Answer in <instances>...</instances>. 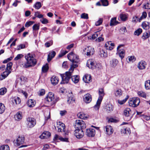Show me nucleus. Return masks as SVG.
Segmentation results:
<instances>
[{"mask_svg":"<svg viewBox=\"0 0 150 150\" xmlns=\"http://www.w3.org/2000/svg\"><path fill=\"white\" fill-rule=\"evenodd\" d=\"M52 83L54 85H56L58 82L59 79L58 77L55 76H53L51 79Z\"/></svg>","mask_w":150,"mask_h":150,"instance_id":"23","label":"nucleus"},{"mask_svg":"<svg viewBox=\"0 0 150 150\" xmlns=\"http://www.w3.org/2000/svg\"><path fill=\"white\" fill-rule=\"evenodd\" d=\"M145 9H150V3H147L146 4L144 5Z\"/></svg>","mask_w":150,"mask_h":150,"instance_id":"64","label":"nucleus"},{"mask_svg":"<svg viewBox=\"0 0 150 150\" xmlns=\"http://www.w3.org/2000/svg\"><path fill=\"white\" fill-rule=\"evenodd\" d=\"M41 6V3L40 2H36L33 6V7L37 9H39Z\"/></svg>","mask_w":150,"mask_h":150,"instance_id":"38","label":"nucleus"},{"mask_svg":"<svg viewBox=\"0 0 150 150\" xmlns=\"http://www.w3.org/2000/svg\"><path fill=\"white\" fill-rule=\"evenodd\" d=\"M23 57V55L22 54H19L17 55V56L15 58L14 60L16 61L18 60Z\"/></svg>","mask_w":150,"mask_h":150,"instance_id":"58","label":"nucleus"},{"mask_svg":"<svg viewBox=\"0 0 150 150\" xmlns=\"http://www.w3.org/2000/svg\"><path fill=\"white\" fill-rule=\"evenodd\" d=\"M98 94L99 95V97L96 104L94 107V108L96 110H98L99 109L102 100L105 95L103 88H102L99 89Z\"/></svg>","mask_w":150,"mask_h":150,"instance_id":"2","label":"nucleus"},{"mask_svg":"<svg viewBox=\"0 0 150 150\" xmlns=\"http://www.w3.org/2000/svg\"><path fill=\"white\" fill-rule=\"evenodd\" d=\"M25 45L24 44H21L17 46L16 50H18L25 48Z\"/></svg>","mask_w":150,"mask_h":150,"instance_id":"46","label":"nucleus"},{"mask_svg":"<svg viewBox=\"0 0 150 150\" xmlns=\"http://www.w3.org/2000/svg\"><path fill=\"white\" fill-rule=\"evenodd\" d=\"M28 126L30 128L33 127L36 124L35 119L33 117H28L26 119Z\"/></svg>","mask_w":150,"mask_h":150,"instance_id":"7","label":"nucleus"},{"mask_svg":"<svg viewBox=\"0 0 150 150\" xmlns=\"http://www.w3.org/2000/svg\"><path fill=\"white\" fill-rule=\"evenodd\" d=\"M57 125L62 128V131L64 132V135L66 137L67 135H68L69 132H66L65 129V126L64 124L61 122H59L57 123Z\"/></svg>","mask_w":150,"mask_h":150,"instance_id":"16","label":"nucleus"},{"mask_svg":"<svg viewBox=\"0 0 150 150\" xmlns=\"http://www.w3.org/2000/svg\"><path fill=\"white\" fill-rule=\"evenodd\" d=\"M92 98L91 96L88 93L85 95L83 96L84 101L86 103H89L91 101Z\"/></svg>","mask_w":150,"mask_h":150,"instance_id":"15","label":"nucleus"},{"mask_svg":"<svg viewBox=\"0 0 150 150\" xmlns=\"http://www.w3.org/2000/svg\"><path fill=\"white\" fill-rule=\"evenodd\" d=\"M67 57L72 63H78L79 61L78 56L74 54L73 52L69 53L67 55Z\"/></svg>","mask_w":150,"mask_h":150,"instance_id":"4","label":"nucleus"},{"mask_svg":"<svg viewBox=\"0 0 150 150\" xmlns=\"http://www.w3.org/2000/svg\"><path fill=\"white\" fill-rule=\"evenodd\" d=\"M25 57L27 62L23 65L24 68H28L34 67L36 64L37 61L35 58V54L29 53Z\"/></svg>","mask_w":150,"mask_h":150,"instance_id":"1","label":"nucleus"},{"mask_svg":"<svg viewBox=\"0 0 150 150\" xmlns=\"http://www.w3.org/2000/svg\"><path fill=\"white\" fill-rule=\"evenodd\" d=\"M25 138L24 136H19L16 140V144L17 146H19L22 144L24 142Z\"/></svg>","mask_w":150,"mask_h":150,"instance_id":"12","label":"nucleus"},{"mask_svg":"<svg viewBox=\"0 0 150 150\" xmlns=\"http://www.w3.org/2000/svg\"><path fill=\"white\" fill-rule=\"evenodd\" d=\"M0 150H9V148L7 145H3L0 147Z\"/></svg>","mask_w":150,"mask_h":150,"instance_id":"42","label":"nucleus"},{"mask_svg":"<svg viewBox=\"0 0 150 150\" xmlns=\"http://www.w3.org/2000/svg\"><path fill=\"white\" fill-rule=\"evenodd\" d=\"M15 118L16 120L17 121L20 120L22 118L21 112H17L15 115Z\"/></svg>","mask_w":150,"mask_h":150,"instance_id":"29","label":"nucleus"},{"mask_svg":"<svg viewBox=\"0 0 150 150\" xmlns=\"http://www.w3.org/2000/svg\"><path fill=\"white\" fill-rule=\"evenodd\" d=\"M128 59L129 61L133 62L135 61L136 58L134 56H132L129 57Z\"/></svg>","mask_w":150,"mask_h":150,"instance_id":"62","label":"nucleus"},{"mask_svg":"<svg viewBox=\"0 0 150 150\" xmlns=\"http://www.w3.org/2000/svg\"><path fill=\"white\" fill-rule=\"evenodd\" d=\"M7 92V89L6 88L4 87L0 89V95H3Z\"/></svg>","mask_w":150,"mask_h":150,"instance_id":"45","label":"nucleus"},{"mask_svg":"<svg viewBox=\"0 0 150 150\" xmlns=\"http://www.w3.org/2000/svg\"><path fill=\"white\" fill-rule=\"evenodd\" d=\"M11 72V71L10 70H6V69L5 71H4L0 76V80H2L4 79Z\"/></svg>","mask_w":150,"mask_h":150,"instance_id":"20","label":"nucleus"},{"mask_svg":"<svg viewBox=\"0 0 150 150\" xmlns=\"http://www.w3.org/2000/svg\"><path fill=\"white\" fill-rule=\"evenodd\" d=\"M56 55V52L54 51H52L48 54L47 56V61L50 62L54 57Z\"/></svg>","mask_w":150,"mask_h":150,"instance_id":"21","label":"nucleus"},{"mask_svg":"<svg viewBox=\"0 0 150 150\" xmlns=\"http://www.w3.org/2000/svg\"><path fill=\"white\" fill-rule=\"evenodd\" d=\"M131 111L129 108L125 109L124 111V115L127 117H129L131 114Z\"/></svg>","mask_w":150,"mask_h":150,"instance_id":"26","label":"nucleus"},{"mask_svg":"<svg viewBox=\"0 0 150 150\" xmlns=\"http://www.w3.org/2000/svg\"><path fill=\"white\" fill-rule=\"evenodd\" d=\"M122 91L120 89L117 90L115 92V95L116 96L120 97L122 95Z\"/></svg>","mask_w":150,"mask_h":150,"instance_id":"35","label":"nucleus"},{"mask_svg":"<svg viewBox=\"0 0 150 150\" xmlns=\"http://www.w3.org/2000/svg\"><path fill=\"white\" fill-rule=\"evenodd\" d=\"M145 88L146 89H150V80H147L145 83Z\"/></svg>","mask_w":150,"mask_h":150,"instance_id":"44","label":"nucleus"},{"mask_svg":"<svg viewBox=\"0 0 150 150\" xmlns=\"http://www.w3.org/2000/svg\"><path fill=\"white\" fill-rule=\"evenodd\" d=\"M142 29L141 28H139L135 30L134 33V35L138 36L142 32Z\"/></svg>","mask_w":150,"mask_h":150,"instance_id":"41","label":"nucleus"},{"mask_svg":"<svg viewBox=\"0 0 150 150\" xmlns=\"http://www.w3.org/2000/svg\"><path fill=\"white\" fill-rule=\"evenodd\" d=\"M54 99V94L51 92H50L45 98V100L48 102H51L52 104V102L53 101Z\"/></svg>","mask_w":150,"mask_h":150,"instance_id":"14","label":"nucleus"},{"mask_svg":"<svg viewBox=\"0 0 150 150\" xmlns=\"http://www.w3.org/2000/svg\"><path fill=\"white\" fill-rule=\"evenodd\" d=\"M51 135V133L49 132L45 131L40 135V137L41 139H47L49 138Z\"/></svg>","mask_w":150,"mask_h":150,"instance_id":"17","label":"nucleus"},{"mask_svg":"<svg viewBox=\"0 0 150 150\" xmlns=\"http://www.w3.org/2000/svg\"><path fill=\"white\" fill-rule=\"evenodd\" d=\"M120 19L122 21H125L127 19V17L125 14H121L120 15Z\"/></svg>","mask_w":150,"mask_h":150,"instance_id":"47","label":"nucleus"},{"mask_svg":"<svg viewBox=\"0 0 150 150\" xmlns=\"http://www.w3.org/2000/svg\"><path fill=\"white\" fill-rule=\"evenodd\" d=\"M94 53L93 48H92L90 46L87 47L83 50V53L88 56L93 55Z\"/></svg>","mask_w":150,"mask_h":150,"instance_id":"8","label":"nucleus"},{"mask_svg":"<svg viewBox=\"0 0 150 150\" xmlns=\"http://www.w3.org/2000/svg\"><path fill=\"white\" fill-rule=\"evenodd\" d=\"M147 16V13L146 12H144L142 14V16L140 18V20L139 22H140L143 18H146Z\"/></svg>","mask_w":150,"mask_h":150,"instance_id":"53","label":"nucleus"},{"mask_svg":"<svg viewBox=\"0 0 150 150\" xmlns=\"http://www.w3.org/2000/svg\"><path fill=\"white\" fill-rule=\"evenodd\" d=\"M100 1L103 6H106L108 5V0H100Z\"/></svg>","mask_w":150,"mask_h":150,"instance_id":"54","label":"nucleus"},{"mask_svg":"<svg viewBox=\"0 0 150 150\" xmlns=\"http://www.w3.org/2000/svg\"><path fill=\"white\" fill-rule=\"evenodd\" d=\"M121 131L123 133L125 134H129L130 133V129L127 128H123L122 129Z\"/></svg>","mask_w":150,"mask_h":150,"instance_id":"43","label":"nucleus"},{"mask_svg":"<svg viewBox=\"0 0 150 150\" xmlns=\"http://www.w3.org/2000/svg\"><path fill=\"white\" fill-rule=\"evenodd\" d=\"M106 108L107 110L110 112L113 110V107L111 105L108 104L106 106Z\"/></svg>","mask_w":150,"mask_h":150,"instance_id":"49","label":"nucleus"},{"mask_svg":"<svg viewBox=\"0 0 150 150\" xmlns=\"http://www.w3.org/2000/svg\"><path fill=\"white\" fill-rule=\"evenodd\" d=\"M40 21L42 24H46L48 23V20L46 18H43L40 20Z\"/></svg>","mask_w":150,"mask_h":150,"instance_id":"61","label":"nucleus"},{"mask_svg":"<svg viewBox=\"0 0 150 150\" xmlns=\"http://www.w3.org/2000/svg\"><path fill=\"white\" fill-rule=\"evenodd\" d=\"M53 44V41L50 40L49 42H47L45 44V45L46 47H49L51 45H52Z\"/></svg>","mask_w":150,"mask_h":150,"instance_id":"57","label":"nucleus"},{"mask_svg":"<svg viewBox=\"0 0 150 150\" xmlns=\"http://www.w3.org/2000/svg\"><path fill=\"white\" fill-rule=\"evenodd\" d=\"M138 94L139 96L145 98L146 97L145 93L142 91H139L138 93Z\"/></svg>","mask_w":150,"mask_h":150,"instance_id":"55","label":"nucleus"},{"mask_svg":"<svg viewBox=\"0 0 150 150\" xmlns=\"http://www.w3.org/2000/svg\"><path fill=\"white\" fill-rule=\"evenodd\" d=\"M139 20L140 18H139L137 16H135L133 17L132 21L133 22L136 23L138 21L139 22Z\"/></svg>","mask_w":150,"mask_h":150,"instance_id":"60","label":"nucleus"},{"mask_svg":"<svg viewBox=\"0 0 150 150\" xmlns=\"http://www.w3.org/2000/svg\"><path fill=\"white\" fill-rule=\"evenodd\" d=\"M105 131L106 133L109 135L112 134L113 131L112 127L109 125H107L105 127Z\"/></svg>","mask_w":150,"mask_h":150,"instance_id":"18","label":"nucleus"},{"mask_svg":"<svg viewBox=\"0 0 150 150\" xmlns=\"http://www.w3.org/2000/svg\"><path fill=\"white\" fill-rule=\"evenodd\" d=\"M12 101L13 104L17 105L20 103L21 100L18 97H15L12 98Z\"/></svg>","mask_w":150,"mask_h":150,"instance_id":"25","label":"nucleus"},{"mask_svg":"<svg viewBox=\"0 0 150 150\" xmlns=\"http://www.w3.org/2000/svg\"><path fill=\"white\" fill-rule=\"evenodd\" d=\"M78 117L82 119H86L87 118V115L83 113L80 112L77 115Z\"/></svg>","mask_w":150,"mask_h":150,"instance_id":"33","label":"nucleus"},{"mask_svg":"<svg viewBox=\"0 0 150 150\" xmlns=\"http://www.w3.org/2000/svg\"><path fill=\"white\" fill-rule=\"evenodd\" d=\"M103 20L101 18H100L95 23L96 26H99L102 23Z\"/></svg>","mask_w":150,"mask_h":150,"instance_id":"63","label":"nucleus"},{"mask_svg":"<svg viewBox=\"0 0 150 150\" xmlns=\"http://www.w3.org/2000/svg\"><path fill=\"white\" fill-rule=\"evenodd\" d=\"M49 69L48 64H46L45 65H44L42 67V71L43 72L45 73L47 72Z\"/></svg>","mask_w":150,"mask_h":150,"instance_id":"39","label":"nucleus"},{"mask_svg":"<svg viewBox=\"0 0 150 150\" xmlns=\"http://www.w3.org/2000/svg\"><path fill=\"white\" fill-rule=\"evenodd\" d=\"M71 78L72 81L75 83H78L79 81V76L78 75L71 76Z\"/></svg>","mask_w":150,"mask_h":150,"instance_id":"28","label":"nucleus"},{"mask_svg":"<svg viewBox=\"0 0 150 150\" xmlns=\"http://www.w3.org/2000/svg\"><path fill=\"white\" fill-rule=\"evenodd\" d=\"M99 55L102 57H107V53L103 50H100L99 52Z\"/></svg>","mask_w":150,"mask_h":150,"instance_id":"30","label":"nucleus"},{"mask_svg":"<svg viewBox=\"0 0 150 150\" xmlns=\"http://www.w3.org/2000/svg\"><path fill=\"white\" fill-rule=\"evenodd\" d=\"M124 45H119L117 48V53L119 54V57L122 59L125 56V51L122 49H120L121 47H123Z\"/></svg>","mask_w":150,"mask_h":150,"instance_id":"9","label":"nucleus"},{"mask_svg":"<svg viewBox=\"0 0 150 150\" xmlns=\"http://www.w3.org/2000/svg\"><path fill=\"white\" fill-rule=\"evenodd\" d=\"M116 17H114L111 19L110 23V25H115L118 23V22L116 21Z\"/></svg>","mask_w":150,"mask_h":150,"instance_id":"31","label":"nucleus"},{"mask_svg":"<svg viewBox=\"0 0 150 150\" xmlns=\"http://www.w3.org/2000/svg\"><path fill=\"white\" fill-rule=\"evenodd\" d=\"M39 25L38 24H35L33 26V30H37L39 29Z\"/></svg>","mask_w":150,"mask_h":150,"instance_id":"56","label":"nucleus"},{"mask_svg":"<svg viewBox=\"0 0 150 150\" xmlns=\"http://www.w3.org/2000/svg\"><path fill=\"white\" fill-rule=\"evenodd\" d=\"M83 80L85 82L88 83L91 81V76L90 75H85L83 77Z\"/></svg>","mask_w":150,"mask_h":150,"instance_id":"22","label":"nucleus"},{"mask_svg":"<svg viewBox=\"0 0 150 150\" xmlns=\"http://www.w3.org/2000/svg\"><path fill=\"white\" fill-rule=\"evenodd\" d=\"M150 36V32L149 31H148L147 32L143 33L142 38L144 40H145L148 38Z\"/></svg>","mask_w":150,"mask_h":150,"instance_id":"34","label":"nucleus"},{"mask_svg":"<svg viewBox=\"0 0 150 150\" xmlns=\"http://www.w3.org/2000/svg\"><path fill=\"white\" fill-rule=\"evenodd\" d=\"M146 63L144 61H141L139 63L138 68L140 69H143L145 68Z\"/></svg>","mask_w":150,"mask_h":150,"instance_id":"24","label":"nucleus"},{"mask_svg":"<svg viewBox=\"0 0 150 150\" xmlns=\"http://www.w3.org/2000/svg\"><path fill=\"white\" fill-rule=\"evenodd\" d=\"M34 23V22L33 21H29L26 22L25 24V26L26 27H28L30 26L33 25Z\"/></svg>","mask_w":150,"mask_h":150,"instance_id":"48","label":"nucleus"},{"mask_svg":"<svg viewBox=\"0 0 150 150\" xmlns=\"http://www.w3.org/2000/svg\"><path fill=\"white\" fill-rule=\"evenodd\" d=\"M105 47L107 50H112L114 47H111L110 45H108L107 43H106L105 45Z\"/></svg>","mask_w":150,"mask_h":150,"instance_id":"59","label":"nucleus"},{"mask_svg":"<svg viewBox=\"0 0 150 150\" xmlns=\"http://www.w3.org/2000/svg\"><path fill=\"white\" fill-rule=\"evenodd\" d=\"M96 65H97V64L92 59L88 60L86 64L87 66L92 69L96 68Z\"/></svg>","mask_w":150,"mask_h":150,"instance_id":"11","label":"nucleus"},{"mask_svg":"<svg viewBox=\"0 0 150 150\" xmlns=\"http://www.w3.org/2000/svg\"><path fill=\"white\" fill-rule=\"evenodd\" d=\"M72 73L69 71L66 72L65 74L61 75L62 78V81L61 84H64L68 83L71 78L72 75Z\"/></svg>","mask_w":150,"mask_h":150,"instance_id":"3","label":"nucleus"},{"mask_svg":"<svg viewBox=\"0 0 150 150\" xmlns=\"http://www.w3.org/2000/svg\"><path fill=\"white\" fill-rule=\"evenodd\" d=\"M81 17L82 18L87 19L88 18V15L87 13H83L81 14Z\"/></svg>","mask_w":150,"mask_h":150,"instance_id":"52","label":"nucleus"},{"mask_svg":"<svg viewBox=\"0 0 150 150\" xmlns=\"http://www.w3.org/2000/svg\"><path fill=\"white\" fill-rule=\"evenodd\" d=\"M5 110V107L4 104L0 103V114L3 113Z\"/></svg>","mask_w":150,"mask_h":150,"instance_id":"40","label":"nucleus"},{"mask_svg":"<svg viewBox=\"0 0 150 150\" xmlns=\"http://www.w3.org/2000/svg\"><path fill=\"white\" fill-rule=\"evenodd\" d=\"M35 102L33 99H29L28 100L27 103L28 106L30 107H32L35 105Z\"/></svg>","mask_w":150,"mask_h":150,"instance_id":"27","label":"nucleus"},{"mask_svg":"<svg viewBox=\"0 0 150 150\" xmlns=\"http://www.w3.org/2000/svg\"><path fill=\"white\" fill-rule=\"evenodd\" d=\"M99 34V31L96 32L94 34L92 35L91 38L93 40L95 39L98 37V35Z\"/></svg>","mask_w":150,"mask_h":150,"instance_id":"51","label":"nucleus"},{"mask_svg":"<svg viewBox=\"0 0 150 150\" xmlns=\"http://www.w3.org/2000/svg\"><path fill=\"white\" fill-rule=\"evenodd\" d=\"M74 126L76 129H83L86 127L85 123L82 120H76Z\"/></svg>","mask_w":150,"mask_h":150,"instance_id":"5","label":"nucleus"},{"mask_svg":"<svg viewBox=\"0 0 150 150\" xmlns=\"http://www.w3.org/2000/svg\"><path fill=\"white\" fill-rule=\"evenodd\" d=\"M95 130L93 129H86V134L89 137H93L95 134Z\"/></svg>","mask_w":150,"mask_h":150,"instance_id":"13","label":"nucleus"},{"mask_svg":"<svg viewBox=\"0 0 150 150\" xmlns=\"http://www.w3.org/2000/svg\"><path fill=\"white\" fill-rule=\"evenodd\" d=\"M83 129H76L74 131V134L78 139L82 138L84 135Z\"/></svg>","mask_w":150,"mask_h":150,"instance_id":"10","label":"nucleus"},{"mask_svg":"<svg viewBox=\"0 0 150 150\" xmlns=\"http://www.w3.org/2000/svg\"><path fill=\"white\" fill-rule=\"evenodd\" d=\"M13 65L12 63L9 62L7 64V67L6 68V70H9L11 68L12 66Z\"/></svg>","mask_w":150,"mask_h":150,"instance_id":"50","label":"nucleus"},{"mask_svg":"<svg viewBox=\"0 0 150 150\" xmlns=\"http://www.w3.org/2000/svg\"><path fill=\"white\" fill-rule=\"evenodd\" d=\"M78 66V65L77 64H73L71 65V67L69 69V71L72 73L74 71V69Z\"/></svg>","mask_w":150,"mask_h":150,"instance_id":"37","label":"nucleus"},{"mask_svg":"<svg viewBox=\"0 0 150 150\" xmlns=\"http://www.w3.org/2000/svg\"><path fill=\"white\" fill-rule=\"evenodd\" d=\"M118 63V61L117 59H112L110 62V64L113 67H115L117 65Z\"/></svg>","mask_w":150,"mask_h":150,"instance_id":"36","label":"nucleus"},{"mask_svg":"<svg viewBox=\"0 0 150 150\" xmlns=\"http://www.w3.org/2000/svg\"><path fill=\"white\" fill-rule=\"evenodd\" d=\"M149 23L145 21L143 22L142 26L143 28L145 30H147L149 28Z\"/></svg>","mask_w":150,"mask_h":150,"instance_id":"32","label":"nucleus"},{"mask_svg":"<svg viewBox=\"0 0 150 150\" xmlns=\"http://www.w3.org/2000/svg\"><path fill=\"white\" fill-rule=\"evenodd\" d=\"M68 98L67 101L69 104H72L74 103L75 101V99L73 97V95L72 94V93L71 94L69 93V95H67Z\"/></svg>","mask_w":150,"mask_h":150,"instance_id":"19","label":"nucleus"},{"mask_svg":"<svg viewBox=\"0 0 150 150\" xmlns=\"http://www.w3.org/2000/svg\"><path fill=\"white\" fill-rule=\"evenodd\" d=\"M140 102L139 98H134L130 100L129 102V106L134 107H136L138 106Z\"/></svg>","mask_w":150,"mask_h":150,"instance_id":"6","label":"nucleus"}]
</instances>
